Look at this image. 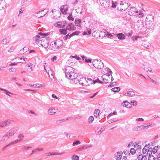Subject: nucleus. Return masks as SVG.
Segmentation results:
<instances>
[{"label": "nucleus", "mask_w": 160, "mask_h": 160, "mask_svg": "<svg viewBox=\"0 0 160 160\" xmlns=\"http://www.w3.org/2000/svg\"><path fill=\"white\" fill-rule=\"evenodd\" d=\"M8 70L10 72H14L16 71V69L14 68H11L9 69Z\"/></svg>", "instance_id": "nucleus-45"}, {"label": "nucleus", "mask_w": 160, "mask_h": 160, "mask_svg": "<svg viewBox=\"0 0 160 160\" xmlns=\"http://www.w3.org/2000/svg\"><path fill=\"white\" fill-rule=\"evenodd\" d=\"M68 19L69 20H72L73 21L74 20L72 16V14H70L69 16L68 17Z\"/></svg>", "instance_id": "nucleus-48"}, {"label": "nucleus", "mask_w": 160, "mask_h": 160, "mask_svg": "<svg viewBox=\"0 0 160 160\" xmlns=\"http://www.w3.org/2000/svg\"><path fill=\"white\" fill-rule=\"evenodd\" d=\"M91 30H89L87 32H84V35H90L91 34Z\"/></svg>", "instance_id": "nucleus-55"}, {"label": "nucleus", "mask_w": 160, "mask_h": 160, "mask_svg": "<svg viewBox=\"0 0 160 160\" xmlns=\"http://www.w3.org/2000/svg\"><path fill=\"white\" fill-rule=\"evenodd\" d=\"M17 129L16 128H13L10 130L3 137V138L7 137L8 138H10L16 133Z\"/></svg>", "instance_id": "nucleus-5"}, {"label": "nucleus", "mask_w": 160, "mask_h": 160, "mask_svg": "<svg viewBox=\"0 0 160 160\" xmlns=\"http://www.w3.org/2000/svg\"><path fill=\"white\" fill-rule=\"evenodd\" d=\"M66 24V22L65 21L58 22L57 23V26L58 28H63Z\"/></svg>", "instance_id": "nucleus-16"}, {"label": "nucleus", "mask_w": 160, "mask_h": 160, "mask_svg": "<svg viewBox=\"0 0 160 160\" xmlns=\"http://www.w3.org/2000/svg\"><path fill=\"white\" fill-rule=\"evenodd\" d=\"M130 152L132 155L136 153L135 149L134 148H131L130 149Z\"/></svg>", "instance_id": "nucleus-41"}, {"label": "nucleus", "mask_w": 160, "mask_h": 160, "mask_svg": "<svg viewBox=\"0 0 160 160\" xmlns=\"http://www.w3.org/2000/svg\"><path fill=\"white\" fill-rule=\"evenodd\" d=\"M94 120V117L92 116H90L88 119V122L89 123H92Z\"/></svg>", "instance_id": "nucleus-35"}, {"label": "nucleus", "mask_w": 160, "mask_h": 160, "mask_svg": "<svg viewBox=\"0 0 160 160\" xmlns=\"http://www.w3.org/2000/svg\"><path fill=\"white\" fill-rule=\"evenodd\" d=\"M31 86L35 88H36V87L40 88V87H42V85L41 84L38 83V84H34L32 85H31Z\"/></svg>", "instance_id": "nucleus-40"}, {"label": "nucleus", "mask_w": 160, "mask_h": 160, "mask_svg": "<svg viewBox=\"0 0 160 160\" xmlns=\"http://www.w3.org/2000/svg\"><path fill=\"white\" fill-rule=\"evenodd\" d=\"M141 130V128L140 126L137 127H136L134 128L133 129V130L134 131H139Z\"/></svg>", "instance_id": "nucleus-47"}, {"label": "nucleus", "mask_w": 160, "mask_h": 160, "mask_svg": "<svg viewBox=\"0 0 160 160\" xmlns=\"http://www.w3.org/2000/svg\"><path fill=\"white\" fill-rule=\"evenodd\" d=\"M4 90H3V91L5 92L6 94L9 96L10 97V96L9 94H11V93L10 92L6 90L5 89H4Z\"/></svg>", "instance_id": "nucleus-56"}, {"label": "nucleus", "mask_w": 160, "mask_h": 160, "mask_svg": "<svg viewBox=\"0 0 160 160\" xmlns=\"http://www.w3.org/2000/svg\"><path fill=\"white\" fill-rule=\"evenodd\" d=\"M130 103H132L133 106H136L137 105V102L136 101H131L130 102Z\"/></svg>", "instance_id": "nucleus-46"}, {"label": "nucleus", "mask_w": 160, "mask_h": 160, "mask_svg": "<svg viewBox=\"0 0 160 160\" xmlns=\"http://www.w3.org/2000/svg\"><path fill=\"white\" fill-rule=\"evenodd\" d=\"M39 34L42 36H43L44 37L47 36L48 35V34L46 33H43L42 32H40Z\"/></svg>", "instance_id": "nucleus-57"}, {"label": "nucleus", "mask_w": 160, "mask_h": 160, "mask_svg": "<svg viewBox=\"0 0 160 160\" xmlns=\"http://www.w3.org/2000/svg\"><path fill=\"white\" fill-rule=\"evenodd\" d=\"M71 57H72L76 59L77 60H80L81 59L77 55H75L74 56H71Z\"/></svg>", "instance_id": "nucleus-53"}, {"label": "nucleus", "mask_w": 160, "mask_h": 160, "mask_svg": "<svg viewBox=\"0 0 160 160\" xmlns=\"http://www.w3.org/2000/svg\"><path fill=\"white\" fill-rule=\"evenodd\" d=\"M18 137L19 139L17 140L18 141V142H19L23 140V138H24V136L22 134H21L18 136Z\"/></svg>", "instance_id": "nucleus-24"}, {"label": "nucleus", "mask_w": 160, "mask_h": 160, "mask_svg": "<svg viewBox=\"0 0 160 160\" xmlns=\"http://www.w3.org/2000/svg\"><path fill=\"white\" fill-rule=\"evenodd\" d=\"M12 121L9 119L5 120L4 122H2L0 124V127H5L7 125L11 123Z\"/></svg>", "instance_id": "nucleus-12"}, {"label": "nucleus", "mask_w": 160, "mask_h": 160, "mask_svg": "<svg viewBox=\"0 0 160 160\" xmlns=\"http://www.w3.org/2000/svg\"><path fill=\"white\" fill-rule=\"evenodd\" d=\"M135 92L133 91H130L125 94V95L126 96H128L129 97H132L135 95Z\"/></svg>", "instance_id": "nucleus-21"}, {"label": "nucleus", "mask_w": 160, "mask_h": 160, "mask_svg": "<svg viewBox=\"0 0 160 160\" xmlns=\"http://www.w3.org/2000/svg\"><path fill=\"white\" fill-rule=\"evenodd\" d=\"M9 42V39L8 38H5L2 40V43L4 45H6Z\"/></svg>", "instance_id": "nucleus-26"}, {"label": "nucleus", "mask_w": 160, "mask_h": 160, "mask_svg": "<svg viewBox=\"0 0 160 160\" xmlns=\"http://www.w3.org/2000/svg\"><path fill=\"white\" fill-rule=\"evenodd\" d=\"M43 42L45 41V43H44V42H42L40 44L44 48H47L49 45L48 43V41L45 38V40H43Z\"/></svg>", "instance_id": "nucleus-18"}, {"label": "nucleus", "mask_w": 160, "mask_h": 160, "mask_svg": "<svg viewBox=\"0 0 160 160\" xmlns=\"http://www.w3.org/2000/svg\"><path fill=\"white\" fill-rule=\"evenodd\" d=\"M5 1L4 0H0V6L2 9L4 8L5 6Z\"/></svg>", "instance_id": "nucleus-25"}, {"label": "nucleus", "mask_w": 160, "mask_h": 160, "mask_svg": "<svg viewBox=\"0 0 160 160\" xmlns=\"http://www.w3.org/2000/svg\"><path fill=\"white\" fill-rule=\"evenodd\" d=\"M158 146H156L154 147L152 149V152L153 154H154L158 152Z\"/></svg>", "instance_id": "nucleus-32"}, {"label": "nucleus", "mask_w": 160, "mask_h": 160, "mask_svg": "<svg viewBox=\"0 0 160 160\" xmlns=\"http://www.w3.org/2000/svg\"><path fill=\"white\" fill-rule=\"evenodd\" d=\"M84 148H83V146H82V147H81L79 148L76 150V151H82Z\"/></svg>", "instance_id": "nucleus-60"}, {"label": "nucleus", "mask_w": 160, "mask_h": 160, "mask_svg": "<svg viewBox=\"0 0 160 160\" xmlns=\"http://www.w3.org/2000/svg\"><path fill=\"white\" fill-rule=\"evenodd\" d=\"M18 141H17V140H15L14 141H13L11 142L10 143H9V144L6 145V147H8L14 144L17 143H18Z\"/></svg>", "instance_id": "nucleus-34"}, {"label": "nucleus", "mask_w": 160, "mask_h": 160, "mask_svg": "<svg viewBox=\"0 0 160 160\" xmlns=\"http://www.w3.org/2000/svg\"><path fill=\"white\" fill-rule=\"evenodd\" d=\"M152 148H149L147 153H150V154H152Z\"/></svg>", "instance_id": "nucleus-62"}, {"label": "nucleus", "mask_w": 160, "mask_h": 160, "mask_svg": "<svg viewBox=\"0 0 160 160\" xmlns=\"http://www.w3.org/2000/svg\"><path fill=\"white\" fill-rule=\"evenodd\" d=\"M154 18L151 15H148L146 18V21L148 23V22H150L151 23H150L151 25L152 26L153 22V21Z\"/></svg>", "instance_id": "nucleus-13"}, {"label": "nucleus", "mask_w": 160, "mask_h": 160, "mask_svg": "<svg viewBox=\"0 0 160 160\" xmlns=\"http://www.w3.org/2000/svg\"><path fill=\"white\" fill-rule=\"evenodd\" d=\"M141 37L138 36H133L132 37V39L133 41L135 40L137 41L138 40V39H140Z\"/></svg>", "instance_id": "nucleus-39"}, {"label": "nucleus", "mask_w": 160, "mask_h": 160, "mask_svg": "<svg viewBox=\"0 0 160 160\" xmlns=\"http://www.w3.org/2000/svg\"><path fill=\"white\" fill-rule=\"evenodd\" d=\"M66 28H63L62 29H60L59 30L60 32L62 34L64 35H65L68 32L67 31Z\"/></svg>", "instance_id": "nucleus-29"}, {"label": "nucleus", "mask_w": 160, "mask_h": 160, "mask_svg": "<svg viewBox=\"0 0 160 160\" xmlns=\"http://www.w3.org/2000/svg\"><path fill=\"white\" fill-rule=\"evenodd\" d=\"M128 14L130 16H135L138 13L137 9L135 8H132L128 11Z\"/></svg>", "instance_id": "nucleus-8"}, {"label": "nucleus", "mask_w": 160, "mask_h": 160, "mask_svg": "<svg viewBox=\"0 0 160 160\" xmlns=\"http://www.w3.org/2000/svg\"><path fill=\"white\" fill-rule=\"evenodd\" d=\"M43 40H45V38H40L38 35H36L33 38V41H35V42L36 43H40V42H42Z\"/></svg>", "instance_id": "nucleus-9"}, {"label": "nucleus", "mask_w": 160, "mask_h": 160, "mask_svg": "<svg viewBox=\"0 0 160 160\" xmlns=\"http://www.w3.org/2000/svg\"><path fill=\"white\" fill-rule=\"evenodd\" d=\"M106 69L107 71V72L104 75H103L102 76V78L103 79V81L105 83H108L107 82L108 80V77L112 73V71L109 68H107L106 69Z\"/></svg>", "instance_id": "nucleus-4"}, {"label": "nucleus", "mask_w": 160, "mask_h": 160, "mask_svg": "<svg viewBox=\"0 0 160 160\" xmlns=\"http://www.w3.org/2000/svg\"><path fill=\"white\" fill-rule=\"evenodd\" d=\"M68 9V7L67 5L62 6L60 8L61 12L63 14H66Z\"/></svg>", "instance_id": "nucleus-11"}, {"label": "nucleus", "mask_w": 160, "mask_h": 160, "mask_svg": "<svg viewBox=\"0 0 160 160\" xmlns=\"http://www.w3.org/2000/svg\"><path fill=\"white\" fill-rule=\"evenodd\" d=\"M149 79L150 81L153 83H154L155 84H157V82L155 81V80L153 79H152L150 77H149Z\"/></svg>", "instance_id": "nucleus-52"}, {"label": "nucleus", "mask_w": 160, "mask_h": 160, "mask_svg": "<svg viewBox=\"0 0 160 160\" xmlns=\"http://www.w3.org/2000/svg\"><path fill=\"white\" fill-rule=\"evenodd\" d=\"M79 157L77 155H73L72 158V160H78L79 159Z\"/></svg>", "instance_id": "nucleus-38"}, {"label": "nucleus", "mask_w": 160, "mask_h": 160, "mask_svg": "<svg viewBox=\"0 0 160 160\" xmlns=\"http://www.w3.org/2000/svg\"><path fill=\"white\" fill-rule=\"evenodd\" d=\"M44 68L45 69V70L46 71V72L48 74V75H49V73H51V75H52V77H51V78L50 77V78H51V79H52V78H53V76H52V71H49V70H48V71H47V70H46V68H45V66H44Z\"/></svg>", "instance_id": "nucleus-36"}, {"label": "nucleus", "mask_w": 160, "mask_h": 160, "mask_svg": "<svg viewBox=\"0 0 160 160\" xmlns=\"http://www.w3.org/2000/svg\"><path fill=\"white\" fill-rule=\"evenodd\" d=\"M75 24L76 26H78L80 27L81 26V20L80 19H77L75 21Z\"/></svg>", "instance_id": "nucleus-19"}, {"label": "nucleus", "mask_w": 160, "mask_h": 160, "mask_svg": "<svg viewBox=\"0 0 160 160\" xmlns=\"http://www.w3.org/2000/svg\"><path fill=\"white\" fill-rule=\"evenodd\" d=\"M120 5H124V6H126V8H121L120 10L121 11H124L125 10L128 8V5L127 4L125 3V4L124 3H123V2H121L120 3Z\"/></svg>", "instance_id": "nucleus-27"}, {"label": "nucleus", "mask_w": 160, "mask_h": 160, "mask_svg": "<svg viewBox=\"0 0 160 160\" xmlns=\"http://www.w3.org/2000/svg\"><path fill=\"white\" fill-rule=\"evenodd\" d=\"M143 46L146 48L149 49L150 48V44L148 42H145L143 43Z\"/></svg>", "instance_id": "nucleus-28"}, {"label": "nucleus", "mask_w": 160, "mask_h": 160, "mask_svg": "<svg viewBox=\"0 0 160 160\" xmlns=\"http://www.w3.org/2000/svg\"><path fill=\"white\" fill-rule=\"evenodd\" d=\"M148 154L149 157L151 159H152V160H155V158L153 155H151V154H150V153H147V154Z\"/></svg>", "instance_id": "nucleus-49"}, {"label": "nucleus", "mask_w": 160, "mask_h": 160, "mask_svg": "<svg viewBox=\"0 0 160 160\" xmlns=\"http://www.w3.org/2000/svg\"><path fill=\"white\" fill-rule=\"evenodd\" d=\"M116 37H117L120 40H123L125 38L126 36L122 33H119L114 34Z\"/></svg>", "instance_id": "nucleus-14"}, {"label": "nucleus", "mask_w": 160, "mask_h": 160, "mask_svg": "<svg viewBox=\"0 0 160 160\" xmlns=\"http://www.w3.org/2000/svg\"><path fill=\"white\" fill-rule=\"evenodd\" d=\"M63 43V41L60 39L52 41L50 45L51 49L54 51H57L62 47Z\"/></svg>", "instance_id": "nucleus-2"}, {"label": "nucleus", "mask_w": 160, "mask_h": 160, "mask_svg": "<svg viewBox=\"0 0 160 160\" xmlns=\"http://www.w3.org/2000/svg\"><path fill=\"white\" fill-rule=\"evenodd\" d=\"M122 153H121L119 152H118L117 153V156H116V159L117 160H120L122 157Z\"/></svg>", "instance_id": "nucleus-30"}, {"label": "nucleus", "mask_w": 160, "mask_h": 160, "mask_svg": "<svg viewBox=\"0 0 160 160\" xmlns=\"http://www.w3.org/2000/svg\"><path fill=\"white\" fill-rule=\"evenodd\" d=\"M99 112L100 111L98 109L95 110L94 112V116L96 117H98Z\"/></svg>", "instance_id": "nucleus-33"}, {"label": "nucleus", "mask_w": 160, "mask_h": 160, "mask_svg": "<svg viewBox=\"0 0 160 160\" xmlns=\"http://www.w3.org/2000/svg\"><path fill=\"white\" fill-rule=\"evenodd\" d=\"M92 144H86L83 146L84 149H86L88 148L92 147Z\"/></svg>", "instance_id": "nucleus-37"}, {"label": "nucleus", "mask_w": 160, "mask_h": 160, "mask_svg": "<svg viewBox=\"0 0 160 160\" xmlns=\"http://www.w3.org/2000/svg\"><path fill=\"white\" fill-rule=\"evenodd\" d=\"M65 121L66 120L65 119H64L61 120H58L56 122L57 123H60Z\"/></svg>", "instance_id": "nucleus-51"}, {"label": "nucleus", "mask_w": 160, "mask_h": 160, "mask_svg": "<svg viewBox=\"0 0 160 160\" xmlns=\"http://www.w3.org/2000/svg\"><path fill=\"white\" fill-rule=\"evenodd\" d=\"M80 33V32L78 31H76L70 35H69V34H68L65 37V38H67L68 37L69 38H71L72 36L75 35H78Z\"/></svg>", "instance_id": "nucleus-20"}, {"label": "nucleus", "mask_w": 160, "mask_h": 160, "mask_svg": "<svg viewBox=\"0 0 160 160\" xmlns=\"http://www.w3.org/2000/svg\"><path fill=\"white\" fill-rule=\"evenodd\" d=\"M144 120V119L142 118H139L136 119V121H142Z\"/></svg>", "instance_id": "nucleus-61"}, {"label": "nucleus", "mask_w": 160, "mask_h": 160, "mask_svg": "<svg viewBox=\"0 0 160 160\" xmlns=\"http://www.w3.org/2000/svg\"><path fill=\"white\" fill-rule=\"evenodd\" d=\"M116 82H114L111 83V84L109 85L108 86V87H112L115 86L116 84Z\"/></svg>", "instance_id": "nucleus-50"}, {"label": "nucleus", "mask_w": 160, "mask_h": 160, "mask_svg": "<svg viewBox=\"0 0 160 160\" xmlns=\"http://www.w3.org/2000/svg\"><path fill=\"white\" fill-rule=\"evenodd\" d=\"M157 153L156 154L157 158H160V152L159 151H158Z\"/></svg>", "instance_id": "nucleus-64"}, {"label": "nucleus", "mask_w": 160, "mask_h": 160, "mask_svg": "<svg viewBox=\"0 0 160 160\" xmlns=\"http://www.w3.org/2000/svg\"><path fill=\"white\" fill-rule=\"evenodd\" d=\"M96 82V81H92L91 78H86L85 85V86H89L92 83L95 84Z\"/></svg>", "instance_id": "nucleus-10"}, {"label": "nucleus", "mask_w": 160, "mask_h": 160, "mask_svg": "<svg viewBox=\"0 0 160 160\" xmlns=\"http://www.w3.org/2000/svg\"><path fill=\"white\" fill-rule=\"evenodd\" d=\"M80 143V142L78 140L77 141H74L73 144H72V145L73 146H75L76 145H78V144H79Z\"/></svg>", "instance_id": "nucleus-42"}, {"label": "nucleus", "mask_w": 160, "mask_h": 160, "mask_svg": "<svg viewBox=\"0 0 160 160\" xmlns=\"http://www.w3.org/2000/svg\"><path fill=\"white\" fill-rule=\"evenodd\" d=\"M28 112L29 113H31L36 115L35 113L32 110H28Z\"/></svg>", "instance_id": "nucleus-63"}, {"label": "nucleus", "mask_w": 160, "mask_h": 160, "mask_svg": "<svg viewBox=\"0 0 160 160\" xmlns=\"http://www.w3.org/2000/svg\"><path fill=\"white\" fill-rule=\"evenodd\" d=\"M48 12V10L45 9L43 10L39 11L37 13H36L35 16L39 18L44 16Z\"/></svg>", "instance_id": "nucleus-6"}, {"label": "nucleus", "mask_w": 160, "mask_h": 160, "mask_svg": "<svg viewBox=\"0 0 160 160\" xmlns=\"http://www.w3.org/2000/svg\"><path fill=\"white\" fill-rule=\"evenodd\" d=\"M114 34H115L114 33H112V34H108L106 36H107L108 38H112L114 36Z\"/></svg>", "instance_id": "nucleus-44"}, {"label": "nucleus", "mask_w": 160, "mask_h": 160, "mask_svg": "<svg viewBox=\"0 0 160 160\" xmlns=\"http://www.w3.org/2000/svg\"><path fill=\"white\" fill-rule=\"evenodd\" d=\"M143 69H144V70H146L147 72L149 71L150 72H152V70H150V69H149L148 68H144Z\"/></svg>", "instance_id": "nucleus-58"}, {"label": "nucleus", "mask_w": 160, "mask_h": 160, "mask_svg": "<svg viewBox=\"0 0 160 160\" xmlns=\"http://www.w3.org/2000/svg\"><path fill=\"white\" fill-rule=\"evenodd\" d=\"M124 103L123 104V106L127 107L128 108H131V104L130 103L128 102L127 101H124Z\"/></svg>", "instance_id": "nucleus-23"}, {"label": "nucleus", "mask_w": 160, "mask_h": 160, "mask_svg": "<svg viewBox=\"0 0 160 160\" xmlns=\"http://www.w3.org/2000/svg\"><path fill=\"white\" fill-rule=\"evenodd\" d=\"M101 6L104 8H108L110 5V2L108 0H99Z\"/></svg>", "instance_id": "nucleus-7"}, {"label": "nucleus", "mask_w": 160, "mask_h": 160, "mask_svg": "<svg viewBox=\"0 0 160 160\" xmlns=\"http://www.w3.org/2000/svg\"><path fill=\"white\" fill-rule=\"evenodd\" d=\"M92 63L95 68L98 69H101L104 67L103 63L101 60L95 59L92 62Z\"/></svg>", "instance_id": "nucleus-3"}, {"label": "nucleus", "mask_w": 160, "mask_h": 160, "mask_svg": "<svg viewBox=\"0 0 160 160\" xmlns=\"http://www.w3.org/2000/svg\"><path fill=\"white\" fill-rule=\"evenodd\" d=\"M137 15H138V17L139 18L142 17L143 16V14L142 13H140L139 12L138 14Z\"/></svg>", "instance_id": "nucleus-54"}, {"label": "nucleus", "mask_w": 160, "mask_h": 160, "mask_svg": "<svg viewBox=\"0 0 160 160\" xmlns=\"http://www.w3.org/2000/svg\"><path fill=\"white\" fill-rule=\"evenodd\" d=\"M150 143L148 144L145 145L144 147L143 148L142 150V153L143 154H144L146 153L147 151L148 148H149L150 146Z\"/></svg>", "instance_id": "nucleus-22"}, {"label": "nucleus", "mask_w": 160, "mask_h": 160, "mask_svg": "<svg viewBox=\"0 0 160 160\" xmlns=\"http://www.w3.org/2000/svg\"><path fill=\"white\" fill-rule=\"evenodd\" d=\"M56 112V109L54 108H52L48 109V113L50 115L55 114Z\"/></svg>", "instance_id": "nucleus-15"}, {"label": "nucleus", "mask_w": 160, "mask_h": 160, "mask_svg": "<svg viewBox=\"0 0 160 160\" xmlns=\"http://www.w3.org/2000/svg\"><path fill=\"white\" fill-rule=\"evenodd\" d=\"M65 77L68 79L71 80V83L77 84L78 82L81 84L82 86H85V81L86 80V78H82L79 81L77 78L78 77V74L74 72V68L70 67H67L65 71Z\"/></svg>", "instance_id": "nucleus-1"}, {"label": "nucleus", "mask_w": 160, "mask_h": 160, "mask_svg": "<svg viewBox=\"0 0 160 160\" xmlns=\"http://www.w3.org/2000/svg\"><path fill=\"white\" fill-rule=\"evenodd\" d=\"M143 158V155L141 153L138 156V160H142Z\"/></svg>", "instance_id": "nucleus-43"}, {"label": "nucleus", "mask_w": 160, "mask_h": 160, "mask_svg": "<svg viewBox=\"0 0 160 160\" xmlns=\"http://www.w3.org/2000/svg\"><path fill=\"white\" fill-rule=\"evenodd\" d=\"M66 29L69 30H74L75 27L74 25L71 23H69L66 27Z\"/></svg>", "instance_id": "nucleus-17"}, {"label": "nucleus", "mask_w": 160, "mask_h": 160, "mask_svg": "<svg viewBox=\"0 0 160 160\" xmlns=\"http://www.w3.org/2000/svg\"><path fill=\"white\" fill-rule=\"evenodd\" d=\"M85 62H86L88 63L89 62H91L92 61V59H87V58L85 59Z\"/></svg>", "instance_id": "nucleus-59"}, {"label": "nucleus", "mask_w": 160, "mask_h": 160, "mask_svg": "<svg viewBox=\"0 0 160 160\" xmlns=\"http://www.w3.org/2000/svg\"><path fill=\"white\" fill-rule=\"evenodd\" d=\"M120 90V88L119 87H116L112 88L111 89L112 91L114 92H119Z\"/></svg>", "instance_id": "nucleus-31"}]
</instances>
